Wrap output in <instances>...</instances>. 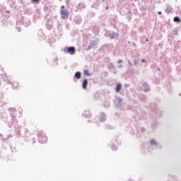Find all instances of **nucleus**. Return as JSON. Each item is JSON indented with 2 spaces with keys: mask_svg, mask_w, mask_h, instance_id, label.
Masks as SVG:
<instances>
[{
  "mask_svg": "<svg viewBox=\"0 0 181 181\" xmlns=\"http://www.w3.org/2000/svg\"><path fill=\"white\" fill-rule=\"evenodd\" d=\"M64 53H69V54H76V48L74 47H66L64 48Z\"/></svg>",
  "mask_w": 181,
  "mask_h": 181,
  "instance_id": "nucleus-1",
  "label": "nucleus"
},
{
  "mask_svg": "<svg viewBox=\"0 0 181 181\" xmlns=\"http://www.w3.org/2000/svg\"><path fill=\"white\" fill-rule=\"evenodd\" d=\"M61 16L62 19H67L69 18V11L64 10V6L61 7Z\"/></svg>",
  "mask_w": 181,
  "mask_h": 181,
  "instance_id": "nucleus-2",
  "label": "nucleus"
},
{
  "mask_svg": "<svg viewBox=\"0 0 181 181\" xmlns=\"http://www.w3.org/2000/svg\"><path fill=\"white\" fill-rule=\"evenodd\" d=\"M38 141L40 144H46V142H47V137L43 134H40L38 136Z\"/></svg>",
  "mask_w": 181,
  "mask_h": 181,
  "instance_id": "nucleus-3",
  "label": "nucleus"
},
{
  "mask_svg": "<svg viewBox=\"0 0 181 181\" xmlns=\"http://www.w3.org/2000/svg\"><path fill=\"white\" fill-rule=\"evenodd\" d=\"M121 88H122V85H121V83H117L115 88L116 93H119V91H121Z\"/></svg>",
  "mask_w": 181,
  "mask_h": 181,
  "instance_id": "nucleus-4",
  "label": "nucleus"
},
{
  "mask_svg": "<svg viewBox=\"0 0 181 181\" xmlns=\"http://www.w3.org/2000/svg\"><path fill=\"white\" fill-rule=\"evenodd\" d=\"M88 85V81H87V79L83 80L82 83V87L84 90L87 88Z\"/></svg>",
  "mask_w": 181,
  "mask_h": 181,
  "instance_id": "nucleus-5",
  "label": "nucleus"
},
{
  "mask_svg": "<svg viewBox=\"0 0 181 181\" xmlns=\"http://www.w3.org/2000/svg\"><path fill=\"white\" fill-rule=\"evenodd\" d=\"M75 77L77 78V80H80V78H81V73L76 72L75 74Z\"/></svg>",
  "mask_w": 181,
  "mask_h": 181,
  "instance_id": "nucleus-6",
  "label": "nucleus"
},
{
  "mask_svg": "<svg viewBox=\"0 0 181 181\" xmlns=\"http://www.w3.org/2000/svg\"><path fill=\"white\" fill-rule=\"evenodd\" d=\"M18 86H19V83H18V82L14 81V82L13 83V87L14 88H18Z\"/></svg>",
  "mask_w": 181,
  "mask_h": 181,
  "instance_id": "nucleus-7",
  "label": "nucleus"
},
{
  "mask_svg": "<svg viewBox=\"0 0 181 181\" xmlns=\"http://www.w3.org/2000/svg\"><path fill=\"white\" fill-rule=\"evenodd\" d=\"M42 0H31L32 4H39Z\"/></svg>",
  "mask_w": 181,
  "mask_h": 181,
  "instance_id": "nucleus-8",
  "label": "nucleus"
},
{
  "mask_svg": "<svg viewBox=\"0 0 181 181\" xmlns=\"http://www.w3.org/2000/svg\"><path fill=\"white\" fill-rule=\"evenodd\" d=\"M173 21L174 22H180V18L179 17H175Z\"/></svg>",
  "mask_w": 181,
  "mask_h": 181,
  "instance_id": "nucleus-9",
  "label": "nucleus"
},
{
  "mask_svg": "<svg viewBox=\"0 0 181 181\" xmlns=\"http://www.w3.org/2000/svg\"><path fill=\"white\" fill-rule=\"evenodd\" d=\"M151 145H156V141L154 139L151 140Z\"/></svg>",
  "mask_w": 181,
  "mask_h": 181,
  "instance_id": "nucleus-10",
  "label": "nucleus"
},
{
  "mask_svg": "<svg viewBox=\"0 0 181 181\" xmlns=\"http://www.w3.org/2000/svg\"><path fill=\"white\" fill-rule=\"evenodd\" d=\"M84 74L86 76H90V74L88 73V71H87V70H84Z\"/></svg>",
  "mask_w": 181,
  "mask_h": 181,
  "instance_id": "nucleus-11",
  "label": "nucleus"
},
{
  "mask_svg": "<svg viewBox=\"0 0 181 181\" xmlns=\"http://www.w3.org/2000/svg\"><path fill=\"white\" fill-rule=\"evenodd\" d=\"M165 12H168V13H169V12H170V10H169V8H167V9L165 10Z\"/></svg>",
  "mask_w": 181,
  "mask_h": 181,
  "instance_id": "nucleus-12",
  "label": "nucleus"
},
{
  "mask_svg": "<svg viewBox=\"0 0 181 181\" xmlns=\"http://www.w3.org/2000/svg\"><path fill=\"white\" fill-rule=\"evenodd\" d=\"M141 63H145V59H141Z\"/></svg>",
  "mask_w": 181,
  "mask_h": 181,
  "instance_id": "nucleus-13",
  "label": "nucleus"
},
{
  "mask_svg": "<svg viewBox=\"0 0 181 181\" xmlns=\"http://www.w3.org/2000/svg\"><path fill=\"white\" fill-rule=\"evenodd\" d=\"M158 15H162V12L161 11H158Z\"/></svg>",
  "mask_w": 181,
  "mask_h": 181,
  "instance_id": "nucleus-14",
  "label": "nucleus"
},
{
  "mask_svg": "<svg viewBox=\"0 0 181 181\" xmlns=\"http://www.w3.org/2000/svg\"><path fill=\"white\" fill-rule=\"evenodd\" d=\"M146 42H149V40L146 39Z\"/></svg>",
  "mask_w": 181,
  "mask_h": 181,
  "instance_id": "nucleus-15",
  "label": "nucleus"
},
{
  "mask_svg": "<svg viewBox=\"0 0 181 181\" xmlns=\"http://www.w3.org/2000/svg\"><path fill=\"white\" fill-rule=\"evenodd\" d=\"M7 13H9V11H7Z\"/></svg>",
  "mask_w": 181,
  "mask_h": 181,
  "instance_id": "nucleus-16",
  "label": "nucleus"
},
{
  "mask_svg": "<svg viewBox=\"0 0 181 181\" xmlns=\"http://www.w3.org/2000/svg\"><path fill=\"white\" fill-rule=\"evenodd\" d=\"M106 9H108V7H106Z\"/></svg>",
  "mask_w": 181,
  "mask_h": 181,
  "instance_id": "nucleus-17",
  "label": "nucleus"
}]
</instances>
